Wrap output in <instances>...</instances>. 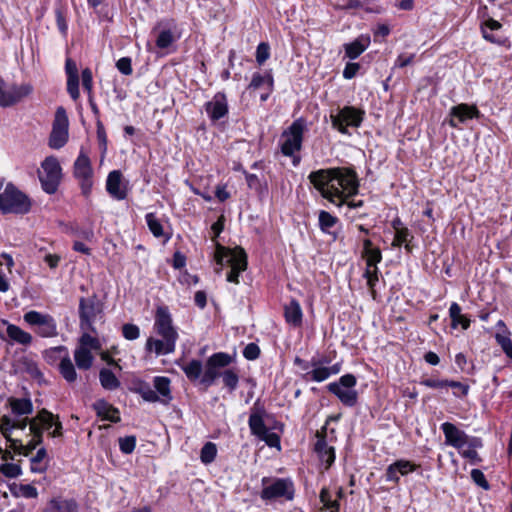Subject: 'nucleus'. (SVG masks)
Masks as SVG:
<instances>
[{
  "mask_svg": "<svg viewBox=\"0 0 512 512\" xmlns=\"http://www.w3.org/2000/svg\"><path fill=\"white\" fill-rule=\"evenodd\" d=\"M308 179L322 197L337 206H342L346 198L358 193L357 174L351 168L319 169L311 172Z\"/></svg>",
  "mask_w": 512,
  "mask_h": 512,
  "instance_id": "f257e3e1",
  "label": "nucleus"
},
{
  "mask_svg": "<svg viewBox=\"0 0 512 512\" xmlns=\"http://www.w3.org/2000/svg\"><path fill=\"white\" fill-rule=\"evenodd\" d=\"M154 328L156 333L162 339H154L152 337L147 339L146 350L154 351L157 356L167 355L175 351L178 333L173 326L172 317L168 307L159 306L155 314Z\"/></svg>",
  "mask_w": 512,
  "mask_h": 512,
  "instance_id": "f03ea898",
  "label": "nucleus"
},
{
  "mask_svg": "<svg viewBox=\"0 0 512 512\" xmlns=\"http://www.w3.org/2000/svg\"><path fill=\"white\" fill-rule=\"evenodd\" d=\"M214 258L220 266L225 261L231 266V270L227 274V281L235 284L239 283L240 273L247 268V255L244 249L241 247L230 249L217 243Z\"/></svg>",
  "mask_w": 512,
  "mask_h": 512,
  "instance_id": "7ed1b4c3",
  "label": "nucleus"
},
{
  "mask_svg": "<svg viewBox=\"0 0 512 512\" xmlns=\"http://www.w3.org/2000/svg\"><path fill=\"white\" fill-rule=\"evenodd\" d=\"M31 202L13 183H7L0 191V210L4 214H26L30 211Z\"/></svg>",
  "mask_w": 512,
  "mask_h": 512,
  "instance_id": "20e7f679",
  "label": "nucleus"
},
{
  "mask_svg": "<svg viewBox=\"0 0 512 512\" xmlns=\"http://www.w3.org/2000/svg\"><path fill=\"white\" fill-rule=\"evenodd\" d=\"M171 381L168 377L156 376L153 379V390L149 383L140 382L136 388V392L147 402H160L164 405H168L172 399V393L170 388Z\"/></svg>",
  "mask_w": 512,
  "mask_h": 512,
  "instance_id": "39448f33",
  "label": "nucleus"
},
{
  "mask_svg": "<svg viewBox=\"0 0 512 512\" xmlns=\"http://www.w3.org/2000/svg\"><path fill=\"white\" fill-rule=\"evenodd\" d=\"M304 130L305 123L303 119H297L281 135V152L284 156L293 157L294 166H297L300 162V157L294 156V154L302 148Z\"/></svg>",
  "mask_w": 512,
  "mask_h": 512,
  "instance_id": "423d86ee",
  "label": "nucleus"
},
{
  "mask_svg": "<svg viewBox=\"0 0 512 512\" xmlns=\"http://www.w3.org/2000/svg\"><path fill=\"white\" fill-rule=\"evenodd\" d=\"M79 321L80 328L84 331L95 333L94 323L102 318L103 304L96 295L82 297L79 300Z\"/></svg>",
  "mask_w": 512,
  "mask_h": 512,
  "instance_id": "0eeeda50",
  "label": "nucleus"
},
{
  "mask_svg": "<svg viewBox=\"0 0 512 512\" xmlns=\"http://www.w3.org/2000/svg\"><path fill=\"white\" fill-rule=\"evenodd\" d=\"M23 320L39 337L54 338L58 335L57 322L48 313L30 310L23 315Z\"/></svg>",
  "mask_w": 512,
  "mask_h": 512,
  "instance_id": "6e6552de",
  "label": "nucleus"
},
{
  "mask_svg": "<svg viewBox=\"0 0 512 512\" xmlns=\"http://www.w3.org/2000/svg\"><path fill=\"white\" fill-rule=\"evenodd\" d=\"M356 384L357 379L353 374H345L338 381L328 384L327 389L344 406L354 407L358 402V392L355 390Z\"/></svg>",
  "mask_w": 512,
  "mask_h": 512,
  "instance_id": "1a4fd4ad",
  "label": "nucleus"
},
{
  "mask_svg": "<svg viewBox=\"0 0 512 512\" xmlns=\"http://www.w3.org/2000/svg\"><path fill=\"white\" fill-rule=\"evenodd\" d=\"M364 119V111L354 106H344L330 114L332 127L342 134H349L348 127L358 128Z\"/></svg>",
  "mask_w": 512,
  "mask_h": 512,
  "instance_id": "9d476101",
  "label": "nucleus"
},
{
  "mask_svg": "<svg viewBox=\"0 0 512 512\" xmlns=\"http://www.w3.org/2000/svg\"><path fill=\"white\" fill-rule=\"evenodd\" d=\"M42 171L39 172V180L43 190L48 194H54L61 180V167L57 158L46 157L41 164Z\"/></svg>",
  "mask_w": 512,
  "mask_h": 512,
  "instance_id": "9b49d317",
  "label": "nucleus"
},
{
  "mask_svg": "<svg viewBox=\"0 0 512 512\" xmlns=\"http://www.w3.org/2000/svg\"><path fill=\"white\" fill-rule=\"evenodd\" d=\"M69 120L64 107H57L52 124V131L49 136V147L52 149L62 148L68 141Z\"/></svg>",
  "mask_w": 512,
  "mask_h": 512,
  "instance_id": "f8f14e48",
  "label": "nucleus"
},
{
  "mask_svg": "<svg viewBox=\"0 0 512 512\" xmlns=\"http://www.w3.org/2000/svg\"><path fill=\"white\" fill-rule=\"evenodd\" d=\"M362 258L365 259L366 262V269L363 277L367 280V286L369 287L372 297L375 299V286L379 281V269L377 264L382 261V252L379 248H375L370 251H362Z\"/></svg>",
  "mask_w": 512,
  "mask_h": 512,
  "instance_id": "ddd939ff",
  "label": "nucleus"
},
{
  "mask_svg": "<svg viewBox=\"0 0 512 512\" xmlns=\"http://www.w3.org/2000/svg\"><path fill=\"white\" fill-rule=\"evenodd\" d=\"M31 91L32 87L27 84L6 86L3 81H0V106L9 107L15 105L28 96Z\"/></svg>",
  "mask_w": 512,
  "mask_h": 512,
  "instance_id": "4468645a",
  "label": "nucleus"
},
{
  "mask_svg": "<svg viewBox=\"0 0 512 512\" xmlns=\"http://www.w3.org/2000/svg\"><path fill=\"white\" fill-rule=\"evenodd\" d=\"M260 496L263 500H273L279 497L292 500L294 497L293 483L289 479H276L271 485L263 488Z\"/></svg>",
  "mask_w": 512,
  "mask_h": 512,
  "instance_id": "2eb2a0df",
  "label": "nucleus"
},
{
  "mask_svg": "<svg viewBox=\"0 0 512 512\" xmlns=\"http://www.w3.org/2000/svg\"><path fill=\"white\" fill-rule=\"evenodd\" d=\"M177 25L174 19H165L159 21L153 28L154 31L159 30L155 44L160 49H166L173 42L180 38V34L176 33Z\"/></svg>",
  "mask_w": 512,
  "mask_h": 512,
  "instance_id": "dca6fc26",
  "label": "nucleus"
},
{
  "mask_svg": "<svg viewBox=\"0 0 512 512\" xmlns=\"http://www.w3.org/2000/svg\"><path fill=\"white\" fill-rule=\"evenodd\" d=\"M92 173L89 157L81 152L74 162V176L80 180L81 189L85 195L90 192L92 187Z\"/></svg>",
  "mask_w": 512,
  "mask_h": 512,
  "instance_id": "f3484780",
  "label": "nucleus"
},
{
  "mask_svg": "<svg viewBox=\"0 0 512 512\" xmlns=\"http://www.w3.org/2000/svg\"><path fill=\"white\" fill-rule=\"evenodd\" d=\"M450 119L448 124L452 128H458L460 123H465L470 119H478L481 117V112L476 105H469L461 103L453 106L449 112Z\"/></svg>",
  "mask_w": 512,
  "mask_h": 512,
  "instance_id": "a211bd4d",
  "label": "nucleus"
},
{
  "mask_svg": "<svg viewBox=\"0 0 512 512\" xmlns=\"http://www.w3.org/2000/svg\"><path fill=\"white\" fill-rule=\"evenodd\" d=\"M418 467L419 465L406 459L396 460L386 468L385 479L388 482L398 484L400 476H406L414 472Z\"/></svg>",
  "mask_w": 512,
  "mask_h": 512,
  "instance_id": "6ab92c4d",
  "label": "nucleus"
},
{
  "mask_svg": "<svg viewBox=\"0 0 512 512\" xmlns=\"http://www.w3.org/2000/svg\"><path fill=\"white\" fill-rule=\"evenodd\" d=\"M205 111L214 122L226 116L228 113L226 95L223 92L216 93L212 100L205 104Z\"/></svg>",
  "mask_w": 512,
  "mask_h": 512,
  "instance_id": "aec40b11",
  "label": "nucleus"
},
{
  "mask_svg": "<svg viewBox=\"0 0 512 512\" xmlns=\"http://www.w3.org/2000/svg\"><path fill=\"white\" fill-rule=\"evenodd\" d=\"M441 429L445 435V442L458 450H461L468 442V435L450 422L441 425Z\"/></svg>",
  "mask_w": 512,
  "mask_h": 512,
  "instance_id": "412c9836",
  "label": "nucleus"
},
{
  "mask_svg": "<svg viewBox=\"0 0 512 512\" xmlns=\"http://www.w3.org/2000/svg\"><path fill=\"white\" fill-rule=\"evenodd\" d=\"M317 442L315 443V451L320 460L329 468L335 460L334 448L329 446L326 442V427L316 433Z\"/></svg>",
  "mask_w": 512,
  "mask_h": 512,
  "instance_id": "4be33fe9",
  "label": "nucleus"
},
{
  "mask_svg": "<svg viewBox=\"0 0 512 512\" xmlns=\"http://www.w3.org/2000/svg\"><path fill=\"white\" fill-rule=\"evenodd\" d=\"M65 72L67 75V92L76 101L80 97L79 75L76 62L70 58L66 59Z\"/></svg>",
  "mask_w": 512,
  "mask_h": 512,
  "instance_id": "5701e85b",
  "label": "nucleus"
},
{
  "mask_svg": "<svg viewBox=\"0 0 512 512\" xmlns=\"http://www.w3.org/2000/svg\"><path fill=\"white\" fill-rule=\"evenodd\" d=\"M122 174L119 170H113L108 174L106 189L108 193L117 200H123L127 197V191L121 186Z\"/></svg>",
  "mask_w": 512,
  "mask_h": 512,
  "instance_id": "b1692460",
  "label": "nucleus"
},
{
  "mask_svg": "<svg viewBox=\"0 0 512 512\" xmlns=\"http://www.w3.org/2000/svg\"><path fill=\"white\" fill-rule=\"evenodd\" d=\"M44 512H78V504L74 499L56 497L47 503Z\"/></svg>",
  "mask_w": 512,
  "mask_h": 512,
  "instance_id": "393cba45",
  "label": "nucleus"
},
{
  "mask_svg": "<svg viewBox=\"0 0 512 512\" xmlns=\"http://www.w3.org/2000/svg\"><path fill=\"white\" fill-rule=\"evenodd\" d=\"M370 45V37L368 35H360L351 43L344 44L345 55L349 59L358 58Z\"/></svg>",
  "mask_w": 512,
  "mask_h": 512,
  "instance_id": "a878e982",
  "label": "nucleus"
},
{
  "mask_svg": "<svg viewBox=\"0 0 512 512\" xmlns=\"http://www.w3.org/2000/svg\"><path fill=\"white\" fill-rule=\"evenodd\" d=\"M97 416L113 423L120 422V413L117 408L107 403L105 400H98L93 404Z\"/></svg>",
  "mask_w": 512,
  "mask_h": 512,
  "instance_id": "bb28decb",
  "label": "nucleus"
},
{
  "mask_svg": "<svg viewBox=\"0 0 512 512\" xmlns=\"http://www.w3.org/2000/svg\"><path fill=\"white\" fill-rule=\"evenodd\" d=\"M3 323L7 325L6 333L13 343L21 344L24 346H28L32 343L33 336L29 332H26L19 326L10 324L5 320Z\"/></svg>",
  "mask_w": 512,
  "mask_h": 512,
  "instance_id": "cd10ccee",
  "label": "nucleus"
},
{
  "mask_svg": "<svg viewBox=\"0 0 512 512\" xmlns=\"http://www.w3.org/2000/svg\"><path fill=\"white\" fill-rule=\"evenodd\" d=\"M284 316L287 323L298 327L302 324V309L299 302L295 299H292L289 304L285 306Z\"/></svg>",
  "mask_w": 512,
  "mask_h": 512,
  "instance_id": "c85d7f7f",
  "label": "nucleus"
},
{
  "mask_svg": "<svg viewBox=\"0 0 512 512\" xmlns=\"http://www.w3.org/2000/svg\"><path fill=\"white\" fill-rule=\"evenodd\" d=\"M462 309L460 305L453 302L449 308V316L451 318V326L457 328L459 325L464 329H468L470 326V319L461 313Z\"/></svg>",
  "mask_w": 512,
  "mask_h": 512,
  "instance_id": "c756f323",
  "label": "nucleus"
},
{
  "mask_svg": "<svg viewBox=\"0 0 512 512\" xmlns=\"http://www.w3.org/2000/svg\"><path fill=\"white\" fill-rule=\"evenodd\" d=\"M76 366L81 370H88L93 364V355L88 348L78 347L74 351Z\"/></svg>",
  "mask_w": 512,
  "mask_h": 512,
  "instance_id": "7c9ffc66",
  "label": "nucleus"
},
{
  "mask_svg": "<svg viewBox=\"0 0 512 512\" xmlns=\"http://www.w3.org/2000/svg\"><path fill=\"white\" fill-rule=\"evenodd\" d=\"M59 372L67 382L73 383L76 381L77 373L69 353L62 356V359L59 363Z\"/></svg>",
  "mask_w": 512,
  "mask_h": 512,
  "instance_id": "2f4dec72",
  "label": "nucleus"
},
{
  "mask_svg": "<svg viewBox=\"0 0 512 512\" xmlns=\"http://www.w3.org/2000/svg\"><path fill=\"white\" fill-rule=\"evenodd\" d=\"M9 403L16 415H29L33 412V404L29 398H10Z\"/></svg>",
  "mask_w": 512,
  "mask_h": 512,
  "instance_id": "473e14b6",
  "label": "nucleus"
},
{
  "mask_svg": "<svg viewBox=\"0 0 512 512\" xmlns=\"http://www.w3.org/2000/svg\"><path fill=\"white\" fill-rule=\"evenodd\" d=\"M99 380L102 387L106 390L112 391L120 387V381L110 369H101L99 373Z\"/></svg>",
  "mask_w": 512,
  "mask_h": 512,
  "instance_id": "72a5a7b5",
  "label": "nucleus"
},
{
  "mask_svg": "<svg viewBox=\"0 0 512 512\" xmlns=\"http://www.w3.org/2000/svg\"><path fill=\"white\" fill-rule=\"evenodd\" d=\"M10 491L15 497H24L27 499L38 497L37 489L31 484H13L10 486Z\"/></svg>",
  "mask_w": 512,
  "mask_h": 512,
  "instance_id": "f704fd0d",
  "label": "nucleus"
},
{
  "mask_svg": "<svg viewBox=\"0 0 512 512\" xmlns=\"http://www.w3.org/2000/svg\"><path fill=\"white\" fill-rule=\"evenodd\" d=\"M248 423L251 433L258 438L261 435L266 434V431L268 430L264 423L263 417L258 413L250 414Z\"/></svg>",
  "mask_w": 512,
  "mask_h": 512,
  "instance_id": "c9c22d12",
  "label": "nucleus"
},
{
  "mask_svg": "<svg viewBox=\"0 0 512 512\" xmlns=\"http://www.w3.org/2000/svg\"><path fill=\"white\" fill-rule=\"evenodd\" d=\"M231 362L232 357L229 354L224 352H218L214 353L207 359L206 366H212L215 368L222 369L229 366Z\"/></svg>",
  "mask_w": 512,
  "mask_h": 512,
  "instance_id": "e433bc0d",
  "label": "nucleus"
},
{
  "mask_svg": "<svg viewBox=\"0 0 512 512\" xmlns=\"http://www.w3.org/2000/svg\"><path fill=\"white\" fill-rule=\"evenodd\" d=\"M186 377L190 381H196L202 373V363L199 360H192L182 367Z\"/></svg>",
  "mask_w": 512,
  "mask_h": 512,
  "instance_id": "4c0bfd02",
  "label": "nucleus"
},
{
  "mask_svg": "<svg viewBox=\"0 0 512 512\" xmlns=\"http://www.w3.org/2000/svg\"><path fill=\"white\" fill-rule=\"evenodd\" d=\"M410 239H413V236L411 235L408 228L400 229L398 231H395V237L392 243V246L394 247H400L401 245L405 244V249L410 252L411 247L408 243Z\"/></svg>",
  "mask_w": 512,
  "mask_h": 512,
  "instance_id": "58836bf2",
  "label": "nucleus"
},
{
  "mask_svg": "<svg viewBox=\"0 0 512 512\" xmlns=\"http://www.w3.org/2000/svg\"><path fill=\"white\" fill-rule=\"evenodd\" d=\"M217 455V447L213 442H207L201 449L200 459L204 464L212 463Z\"/></svg>",
  "mask_w": 512,
  "mask_h": 512,
  "instance_id": "ea45409f",
  "label": "nucleus"
},
{
  "mask_svg": "<svg viewBox=\"0 0 512 512\" xmlns=\"http://www.w3.org/2000/svg\"><path fill=\"white\" fill-rule=\"evenodd\" d=\"M221 377L225 387L228 388L229 392H233L237 388L239 377L234 370L226 369L222 372Z\"/></svg>",
  "mask_w": 512,
  "mask_h": 512,
  "instance_id": "a19ab883",
  "label": "nucleus"
},
{
  "mask_svg": "<svg viewBox=\"0 0 512 512\" xmlns=\"http://www.w3.org/2000/svg\"><path fill=\"white\" fill-rule=\"evenodd\" d=\"M145 219L149 230L155 237L159 238L163 236V226L154 213L146 214Z\"/></svg>",
  "mask_w": 512,
  "mask_h": 512,
  "instance_id": "79ce46f5",
  "label": "nucleus"
},
{
  "mask_svg": "<svg viewBox=\"0 0 512 512\" xmlns=\"http://www.w3.org/2000/svg\"><path fill=\"white\" fill-rule=\"evenodd\" d=\"M68 349L65 346L52 347L44 352V357L49 364H54L62 356L68 354Z\"/></svg>",
  "mask_w": 512,
  "mask_h": 512,
  "instance_id": "37998d69",
  "label": "nucleus"
},
{
  "mask_svg": "<svg viewBox=\"0 0 512 512\" xmlns=\"http://www.w3.org/2000/svg\"><path fill=\"white\" fill-rule=\"evenodd\" d=\"M0 474L6 478H17L22 474V468L18 464L4 463L0 465Z\"/></svg>",
  "mask_w": 512,
  "mask_h": 512,
  "instance_id": "c03bdc74",
  "label": "nucleus"
},
{
  "mask_svg": "<svg viewBox=\"0 0 512 512\" xmlns=\"http://www.w3.org/2000/svg\"><path fill=\"white\" fill-rule=\"evenodd\" d=\"M337 222V218L329 212L321 210L319 212V226L323 232H328Z\"/></svg>",
  "mask_w": 512,
  "mask_h": 512,
  "instance_id": "a18cd8bd",
  "label": "nucleus"
},
{
  "mask_svg": "<svg viewBox=\"0 0 512 512\" xmlns=\"http://www.w3.org/2000/svg\"><path fill=\"white\" fill-rule=\"evenodd\" d=\"M318 363L317 362H312V366H314L315 368L310 371L308 373V375L311 377V380L315 381V382H322V381H325L326 379H328L330 376H329V372H328V368L327 367H317Z\"/></svg>",
  "mask_w": 512,
  "mask_h": 512,
  "instance_id": "49530a36",
  "label": "nucleus"
},
{
  "mask_svg": "<svg viewBox=\"0 0 512 512\" xmlns=\"http://www.w3.org/2000/svg\"><path fill=\"white\" fill-rule=\"evenodd\" d=\"M136 447V437L131 436H125L119 438V448L120 451L124 454H131Z\"/></svg>",
  "mask_w": 512,
  "mask_h": 512,
  "instance_id": "de8ad7c7",
  "label": "nucleus"
},
{
  "mask_svg": "<svg viewBox=\"0 0 512 512\" xmlns=\"http://www.w3.org/2000/svg\"><path fill=\"white\" fill-rule=\"evenodd\" d=\"M82 86L87 92L88 96H92L93 92V75L90 68H85L81 73Z\"/></svg>",
  "mask_w": 512,
  "mask_h": 512,
  "instance_id": "09e8293b",
  "label": "nucleus"
},
{
  "mask_svg": "<svg viewBox=\"0 0 512 512\" xmlns=\"http://www.w3.org/2000/svg\"><path fill=\"white\" fill-rule=\"evenodd\" d=\"M497 343L501 346L505 354L512 359V341L508 335L497 333L495 335Z\"/></svg>",
  "mask_w": 512,
  "mask_h": 512,
  "instance_id": "8fccbe9b",
  "label": "nucleus"
},
{
  "mask_svg": "<svg viewBox=\"0 0 512 512\" xmlns=\"http://www.w3.org/2000/svg\"><path fill=\"white\" fill-rule=\"evenodd\" d=\"M96 133L102 153H105L107 150V135L104 125L100 119L96 121Z\"/></svg>",
  "mask_w": 512,
  "mask_h": 512,
  "instance_id": "3c124183",
  "label": "nucleus"
},
{
  "mask_svg": "<svg viewBox=\"0 0 512 512\" xmlns=\"http://www.w3.org/2000/svg\"><path fill=\"white\" fill-rule=\"evenodd\" d=\"M264 83H268L269 86L273 84V78L271 75L263 76L259 73H255L252 77L249 87L253 89L260 88Z\"/></svg>",
  "mask_w": 512,
  "mask_h": 512,
  "instance_id": "603ef678",
  "label": "nucleus"
},
{
  "mask_svg": "<svg viewBox=\"0 0 512 512\" xmlns=\"http://www.w3.org/2000/svg\"><path fill=\"white\" fill-rule=\"evenodd\" d=\"M122 334L127 340H135L140 336V329L137 325L127 323L122 326Z\"/></svg>",
  "mask_w": 512,
  "mask_h": 512,
  "instance_id": "864d4df0",
  "label": "nucleus"
},
{
  "mask_svg": "<svg viewBox=\"0 0 512 512\" xmlns=\"http://www.w3.org/2000/svg\"><path fill=\"white\" fill-rule=\"evenodd\" d=\"M270 47L266 42H261L256 49V61L262 65L270 56Z\"/></svg>",
  "mask_w": 512,
  "mask_h": 512,
  "instance_id": "5fc2aeb1",
  "label": "nucleus"
},
{
  "mask_svg": "<svg viewBox=\"0 0 512 512\" xmlns=\"http://www.w3.org/2000/svg\"><path fill=\"white\" fill-rule=\"evenodd\" d=\"M36 419H38V421L42 423L46 429H50L52 426L55 425L54 415L46 409H42L41 411H39L38 415L36 416Z\"/></svg>",
  "mask_w": 512,
  "mask_h": 512,
  "instance_id": "6e6d98bb",
  "label": "nucleus"
},
{
  "mask_svg": "<svg viewBox=\"0 0 512 512\" xmlns=\"http://www.w3.org/2000/svg\"><path fill=\"white\" fill-rule=\"evenodd\" d=\"M85 348H92L97 350L100 348V344L97 338L93 337L91 334L85 332L80 338V346Z\"/></svg>",
  "mask_w": 512,
  "mask_h": 512,
  "instance_id": "4d7b16f0",
  "label": "nucleus"
},
{
  "mask_svg": "<svg viewBox=\"0 0 512 512\" xmlns=\"http://www.w3.org/2000/svg\"><path fill=\"white\" fill-rule=\"evenodd\" d=\"M47 455V452H46V449L45 448H40L36 454L31 458V471L32 472H37V473H42L46 470V467L44 468H38L36 466H34L35 464H38L40 463Z\"/></svg>",
  "mask_w": 512,
  "mask_h": 512,
  "instance_id": "13d9d810",
  "label": "nucleus"
},
{
  "mask_svg": "<svg viewBox=\"0 0 512 512\" xmlns=\"http://www.w3.org/2000/svg\"><path fill=\"white\" fill-rule=\"evenodd\" d=\"M471 478L481 488H483L485 490H488L490 488V485L481 470L473 469L471 471Z\"/></svg>",
  "mask_w": 512,
  "mask_h": 512,
  "instance_id": "bf43d9fd",
  "label": "nucleus"
},
{
  "mask_svg": "<svg viewBox=\"0 0 512 512\" xmlns=\"http://www.w3.org/2000/svg\"><path fill=\"white\" fill-rule=\"evenodd\" d=\"M42 443V439H31L27 445L19 443L18 454L28 456L38 445Z\"/></svg>",
  "mask_w": 512,
  "mask_h": 512,
  "instance_id": "052dcab7",
  "label": "nucleus"
},
{
  "mask_svg": "<svg viewBox=\"0 0 512 512\" xmlns=\"http://www.w3.org/2000/svg\"><path fill=\"white\" fill-rule=\"evenodd\" d=\"M260 355V348L256 343H249L243 350V356L247 360H255Z\"/></svg>",
  "mask_w": 512,
  "mask_h": 512,
  "instance_id": "680f3d73",
  "label": "nucleus"
},
{
  "mask_svg": "<svg viewBox=\"0 0 512 512\" xmlns=\"http://www.w3.org/2000/svg\"><path fill=\"white\" fill-rule=\"evenodd\" d=\"M259 439L264 441L269 447H280V437L269 430L266 431V434L261 435Z\"/></svg>",
  "mask_w": 512,
  "mask_h": 512,
  "instance_id": "e2e57ef3",
  "label": "nucleus"
},
{
  "mask_svg": "<svg viewBox=\"0 0 512 512\" xmlns=\"http://www.w3.org/2000/svg\"><path fill=\"white\" fill-rule=\"evenodd\" d=\"M116 67L124 75H131L133 72L131 59L129 57L120 58L116 62Z\"/></svg>",
  "mask_w": 512,
  "mask_h": 512,
  "instance_id": "0e129e2a",
  "label": "nucleus"
},
{
  "mask_svg": "<svg viewBox=\"0 0 512 512\" xmlns=\"http://www.w3.org/2000/svg\"><path fill=\"white\" fill-rule=\"evenodd\" d=\"M360 69V65L358 63L350 62L347 63L343 70V77L345 79H352Z\"/></svg>",
  "mask_w": 512,
  "mask_h": 512,
  "instance_id": "69168bd1",
  "label": "nucleus"
},
{
  "mask_svg": "<svg viewBox=\"0 0 512 512\" xmlns=\"http://www.w3.org/2000/svg\"><path fill=\"white\" fill-rule=\"evenodd\" d=\"M447 381L448 380L427 378V379H423L420 383H421V385H424L426 387L436 389V388L447 387Z\"/></svg>",
  "mask_w": 512,
  "mask_h": 512,
  "instance_id": "338daca9",
  "label": "nucleus"
},
{
  "mask_svg": "<svg viewBox=\"0 0 512 512\" xmlns=\"http://www.w3.org/2000/svg\"><path fill=\"white\" fill-rule=\"evenodd\" d=\"M55 16L58 29L65 34L67 31V23L62 9H56Z\"/></svg>",
  "mask_w": 512,
  "mask_h": 512,
  "instance_id": "774afa93",
  "label": "nucleus"
}]
</instances>
